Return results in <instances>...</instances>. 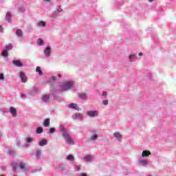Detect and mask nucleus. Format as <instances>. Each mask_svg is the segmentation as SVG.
I'll use <instances>...</instances> for the list:
<instances>
[{"label":"nucleus","mask_w":176,"mask_h":176,"mask_svg":"<svg viewBox=\"0 0 176 176\" xmlns=\"http://www.w3.org/2000/svg\"><path fill=\"white\" fill-rule=\"evenodd\" d=\"M61 131H62V137L64 138V140L66 142V144H68L69 145H74V139L67 133L65 131V129L64 127L61 128Z\"/></svg>","instance_id":"obj_1"},{"label":"nucleus","mask_w":176,"mask_h":176,"mask_svg":"<svg viewBox=\"0 0 176 176\" xmlns=\"http://www.w3.org/2000/svg\"><path fill=\"white\" fill-rule=\"evenodd\" d=\"M73 86H74V82L69 81V82H65L63 85L60 86V87L63 91H65L66 90H69L70 89H72Z\"/></svg>","instance_id":"obj_2"},{"label":"nucleus","mask_w":176,"mask_h":176,"mask_svg":"<svg viewBox=\"0 0 176 176\" xmlns=\"http://www.w3.org/2000/svg\"><path fill=\"white\" fill-rule=\"evenodd\" d=\"M87 115L89 116V118H94L96 116H98V111H87Z\"/></svg>","instance_id":"obj_3"},{"label":"nucleus","mask_w":176,"mask_h":176,"mask_svg":"<svg viewBox=\"0 0 176 176\" xmlns=\"http://www.w3.org/2000/svg\"><path fill=\"white\" fill-rule=\"evenodd\" d=\"M93 159H94V156L91 155H87L84 156L83 161L86 162H91V160H93Z\"/></svg>","instance_id":"obj_4"},{"label":"nucleus","mask_w":176,"mask_h":176,"mask_svg":"<svg viewBox=\"0 0 176 176\" xmlns=\"http://www.w3.org/2000/svg\"><path fill=\"white\" fill-rule=\"evenodd\" d=\"M20 78L21 79V82H23V83H25V82H27V77L25 76V73L21 72H20Z\"/></svg>","instance_id":"obj_5"},{"label":"nucleus","mask_w":176,"mask_h":176,"mask_svg":"<svg viewBox=\"0 0 176 176\" xmlns=\"http://www.w3.org/2000/svg\"><path fill=\"white\" fill-rule=\"evenodd\" d=\"M12 64L15 65V67H23V64L21 63V61L19 60H12Z\"/></svg>","instance_id":"obj_6"},{"label":"nucleus","mask_w":176,"mask_h":176,"mask_svg":"<svg viewBox=\"0 0 176 176\" xmlns=\"http://www.w3.org/2000/svg\"><path fill=\"white\" fill-rule=\"evenodd\" d=\"M78 104H75V103H71L69 104V108H70L71 109H76L77 111H80L82 109L78 107Z\"/></svg>","instance_id":"obj_7"},{"label":"nucleus","mask_w":176,"mask_h":176,"mask_svg":"<svg viewBox=\"0 0 176 176\" xmlns=\"http://www.w3.org/2000/svg\"><path fill=\"white\" fill-rule=\"evenodd\" d=\"M10 112L12 113V116L14 117L17 116V111L14 107H10Z\"/></svg>","instance_id":"obj_8"},{"label":"nucleus","mask_w":176,"mask_h":176,"mask_svg":"<svg viewBox=\"0 0 176 176\" xmlns=\"http://www.w3.org/2000/svg\"><path fill=\"white\" fill-rule=\"evenodd\" d=\"M43 124V126H45V127H49L50 126V119L49 118L45 119Z\"/></svg>","instance_id":"obj_9"},{"label":"nucleus","mask_w":176,"mask_h":176,"mask_svg":"<svg viewBox=\"0 0 176 176\" xmlns=\"http://www.w3.org/2000/svg\"><path fill=\"white\" fill-rule=\"evenodd\" d=\"M43 101H45V102H49L50 101V96L43 95Z\"/></svg>","instance_id":"obj_10"},{"label":"nucleus","mask_w":176,"mask_h":176,"mask_svg":"<svg viewBox=\"0 0 176 176\" xmlns=\"http://www.w3.org/2000/svg\"><path fill=\"white\" fill-rule=\"evenodd\" d=\"M142 157H146L148 156H151V151H144L142 154Z\"/></svg>","instance_id":"obj_11"},{"label":"nucleus","mask_w":176,"mask_h":176,"mask_svg":"<svg viewBox=\"0 0 176 176\" xmlns=\"http://www.w3.org/2000/svg\"><path fill=\"white\" fill-rule=\"evenodd\" d=\"M51 52H52V49L50 48V47H47L45 49L44 53H45V56H50Z\"/></svg>","instance_id":"obj_12"},{"label":"nucleus","mask_w":176,"mask_h":176,"mask_svg":"<svg viewBox=\"0 0 176 176\" xmlns=\"http://www.w3.org/2000/svg\"><path fill=\"white\" fill-rule=\"evenodd\" d=\"M16 35H17V36H19V38H22L23 30H21V29H18L16 32Z\"/></svg>","instance_id":"obj_13"},{"label":"nucleus","mask_w":176,"mask_h":176,"mask_svg":"<svg viewBox=\"0 0 176 176\" xmlns=\"http://www.w3.org/2000/svg\"><path fill=\"white\" fill-rule=\"evenodd\" d=\"M79 98H81V100H86L87 98V95L85 93H81L78 94Z\"/></svg>","instance_id":"obj_14"},{"label":"nucleus","mask_w":176,"mask_h":176,"mask_svg":"<svg viewBox=\"0 0 176 176\" xmlns=\"http://www.w3.org/2000/svg\"><path fill=\"white\" fill-rule=\"evenodd\" d=\"M38 27H46V22L40 21L37 23Z\"/></svg>","instance_id":"obj_15"},{"label":"nucleus","mask_w":176,"mask_h":176,"mask_svg":"<svg viewBox=\"0 0 176 176\" xmlns=\"http://www.w3.org/2000/svg\"><path fill=\"white\" fill-rule=\"evenodd\" d=\"M36 133V134H42V133H43V128H42V126L37 127Z\"/></svg>","instance_id":"obj_16"},{"label":"nucleus","mask_w":176,"mask_h":176,"mask_svg":"<svg viewBox=\"0 0 176 176\" xmlns=\"http://www.w3.org/2000/svg\"><path fill=\"white\" fill-rule=\"evenodd\" d=\"M10 19H12V14H10V12H7L6 16V20L9 23L10 21Z\"/></svg>","instance_id":"obj_17"},{"label":"nucleus","mask_w":176,"mask_h":176,"mask_svg":"<svg viewBox=\"0 0 176 176\" xmlns=\"http://www.w3.org/2000/svg\"><path fill=\"white\" fill-rule=\"evenodd\" d=\"M47 144V140H46L45 139L41 140L39 142L40 146H43L44 145H46Z\"/></svg>","instance_id":"obj_18"},{"label":"nucleus","mask_w":176,"mask_h":176,"mask_svg":"<svg viewBox=\"0 0 176 176\" xmlns=\"http://www.w3.org/2000/svg\"><path fill=\"white\" fill-rule=\"evenodd\" d=\"M76 118L78 119V120H83V116L81 113L76 114Z\"/></svg>","instance_id":"obj_19"},{"label":"nucleus","mask_w":176,"mask_h":176,"mask_svg":"<svg viewBox=\"0 0 176 176\" xmlns=\"http://www.w3.org/2000/svg\"><path fill=\"white\" fill-rule=\"evenodd\" d=\"M98 137V135L97 134H94L93 135L89 140H88V141H94L96 140H97V138Z\"/></svg>","instance_id":"obj_20"},{"label":"nucleus","mask_w":176,"mask_h":176,"mask_svg":"<svg viewBox=\"0 0 176 176\" xmlns=\"http://www.w3.org/2000/svg\"><path fill=\"white\" fill-rule=\"evenodd\" d=\"M113 135L116 137V138H118V140H120V138H122V135H120V133L118 132L114 133Z\"/></svg>","instance_id":"obj_21"},{"label":"nucleus","mask_w":176,"mask_h":176,"mask_svg":"<svg viewBox=\"0 0 176 176\" xmlns=\"http://www.w3.org/2000/svg\"><path fill=\"white\" fill-rule=\"evenodd\" d=\"M37 45H38V46H42V45H43V40L41 38H38Z\"/></svg>","instance_id":"obj_22"},{"label":"nucleus","mask_w":176,"mask_h":176,"mask_svg":"<svg viewBox=\"0 0 176 176\" xmlns=\"http://www.w3.org/2000/svg\"><path fill=\"white\" fill-rule=\"evenodd\" d=\"M36 72H38L39 74V75H43V72L42 70L41 69V67L37 66L36 68Z\"/></svg>","instance_id":"obj_23"},{"label":"nucleus","mask_w":176,"mask_h":176,"mask_svg":"<svg viewBox=\"0 0 176 176\" xmlns=\"http://www.w3.org/2000/svg\"><path fill=\"white\" fill-rule=\"evenodd\" d=\"M12 49H13V46L12 45V44H8L6 46V50H12Z\"/></svg>","instance_id":"obj_24"},{"label":"nucleus","mask_w":176,"mask_h":176,"mask_svg":"<svg viewBox=\"0 0 176 176\" xmlns=\"http://www.w3.org/2000/svg\"><path fill=\"white\" fill-rule=\"evenodd\" d=\"M1 54H2V56L3 57H8V56H9V54L8 53V50H7L3 51Z\"/></svg>","instance_id":"obj_25"},{"label":"nucleus","mask_w":176,"mask_h":176,"mask_svg":"<svg viewBox=\"0 0 176 176\" xmlns=\"http://www.w3.org/2000/svg\"><path fill=\"white\" fill-rule=\"evenodd\" d=\"M67 160L74 161V160H75V158L74 157V155H69L67 156Z\"/></svg>","instance_id":"obj_26"},{"label":"nucleus","mask_w":176,"mask_h":176,"mask_svg":"<svg viewBox=\"0 0 176 176\" xmlns=\"http://www.w3.org/2000/svg\"><path fill=\"white\" fill-rule=\"evenodd\" d=\"M134 58H137V56L136 55H130L129 56V60L130 61H133V60H134Z\"/></svg>","instance_id":"obj_27"},{"label":"nucleus","mask_w":176,"mask_h":176,"mask_svg":"<svg viewBox=\"0 0 176 176\" xmlns=\"http://www.w3.org/2000/svg\"><path fill=\"white\" fill-rule=\"evenodd\" d=\"M54 131H56V129H54V128H50L48 129V133L50 134H52V133H54Z\"/></svg>","instance_id":"obj_28"},{"label":"nucleus","mask_w":176,"mask_h":176,"mask_svg":"<svg viewBox=\"0 0 176 176\" xmlns=\"http://www.w3.org/2000/svg\"><path fill=\"white\" fill-rule=\"evenodd\" d=\"M41 150H38V151H36V157H37V159H39V156H41Z\"/></svg>","instance_id":"obj_29"},{"label":"nucleus","mask_w":176,"mask_h":176,"mask_svg":"<svg viewBox=\"0 0 176 176\" xmlns=\"http://www.w3.org/2000/svg\"><path fill=\"white\" fill-rule=\"evenodd\" d=\"M26 142H28V144H30V143L32 142V139H31V138H27Z\"/></svg>","instance_id":"obj_30"},{"label":"nucleus","mask_w":176,"mask_h":176,"mask_svg":"<svg viewBox=\"0 0 176 176\" xmlns=\"http://www.w3.org/2000/svg\"><path fill=\"white\" fill-rule=\"evenodd\" d=\"M139 163H140V164H146L147 161L145 160H144L140 161Z\"/></svg>","instance_id":"obj_31"},{"label":"nucleus","mask_w":176,"mask_h":176,"mask_svg":"<svg viewBox=\"0 0 176 176\" xmlns=\"http://www.w3.org/2000/svg\"><path fill=\"white\" fill-rule=\"evenodd\" d=\"M25 168V164L21 163L20 164V168H21V170L24 169Z\"/></svg>","instance_id":"obj_32"},{"label":"nucleus","mask_w":176,"mask_h":176,"mask_svg":"<svg viewBox=\"0 0 176 176\" xmlns=\"http://www.w3.org/2000/svg\"><path fill=\"white\" fill-rule=\"evenodd\" d=\"M102 105H108V100H103Z\"/></svg>","instance_id":"obj_33"},{"label":"nucleus","mask_w":176,"mask_h":176,"mask_svg":"<svg viewBox=\"0 0 176 176\" xmlns=\"http://www.w3.org/2000/svg\"><path fill=\"white\" fill-rule=\"evenodd\" d=\"M76 170L77 171H79L80 170V166H79V165L76 166Z\"/></svg>","instance_id":"obj_34"},{"label":"nucleus","mask_w":176,"mask_h":176,"mask_svg":"<svg viewBox=\"0 0 176 176\" xmlns=\"http://www.w3.org/2000/svg\"><path fill=\"white\" fill-rule=\"evenodd\" d=\"M0 79H1V80H3V79H4L3 74H0Z\"/></svg>","instance_id":"obj_35"},{"label":"nucleus","mask_w":176,"mask_h":176,"mask_svg":"<svg viewBox=\"0 0 176 176\" xmlns=\"http://www.w3.org/2000/svg\"><path fill=\"white\" fill-rule=\"evenodd\" d=\"M59 168H60L61 170H64L65 168V166H59Z\"/></svg>","instance_id":"obj_36"},{"label":"nucleus","mask_w":176,"mask_h":176,"mask_svg":"<svg viewBox=\"0 0 176 176\" xmlns=\"http://www.w3.org/2000/svg\"><path fill=\"white\" fill-rule=\"evenodd\" d=\"M12 166L13 167H17V163L16 162L12 163Z\"/></svg>","instance_id":"obj_37"},{"label":"nucleus","mask_w":176,"mask_h":176,"mask_svg":"<svg viewBox=\"0 0 176 176\" xmlns=\"http://www.w3.org/2000/svg\"><path fill=\"white\" fill-rule=\"evenodd\" d=\"M107 91H103L102 93V96H104V97H107Z\"/></svg>","instance_id":"obj_38"},{"label":"nucleus","mask_w":176,"mask_h":176,"mask_svg":"<svg viewBox=\"0 0 176 176\" xmlns=\"http://www.w3.org/2000/svg\"><path fill=\"white\" fill-rule=\"evenodd\" d=\"M52 80H57V77H56V76H54V77H52Z\"/></svg>","instance_id":"obj_39"},{"label":"nucleus","mask_w":176,"mask_h":176,"mask_svg":"<svg viewBox=\"0 0 176 176\" xmlns=\"http://www.w3.org/2000/svg\"><path fill=\"white\" fill-rule=\"evenodd\" d=\"M142 54H143L142 52L139 53V56H142Z\"/></svg>","instance_id":"obj_40"},{"label":"nucleus","mask_w":176,"mask_h":176,"mask_svg":"<svg viewBox=\"0 0 176 176\" xmlns=\"http://www.w3.org/2000/svg\"><path fill=\"white\" fill-rule=\"evenodd\" d=\"M21 96V97H23V96H25V95H24V94H22Z\"/></svg>","instance_id":"obj_41"},{"label":"nucleus","mask_w":176,"mask_h":176,"mask_svg":"<svg viewBox=\"0 0 176 176\" xmlns=\"http://www.w3.org/2000/svg\"><path fill=\"white\" fill-rule=\"evenodd\" d=\"M152 1H153V0H148L149 2H152Z\"/></svg>","instance_id":"obj_42"},{"label":"nucleus","mask_w":176,"mask_h":176,"mask_svg":"<svg viewBox=\"0 0 176 176\" xmlns=\"http://www.w3.org/2000/svg\"><path fill=\"white\" fill-rule=\"evenodd\" d=\"M58 76H59V78H61V75L59 74Z\"/></svg>","instance_id":"obj_43"},{"label":"nucleus","mask_w":176,"mask_h":176,"mask_svg":"<svg viewBox=\"0 0 176 176\" xmlns=\"http://www.w3.org/2000/svg\"><path fill=\"white\" fill-rule=\"evenodd\" d=\"M0 176H5V175H0Z\"/></svg>","instance_id":"obj_44"}]
</instances>
